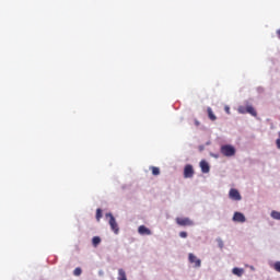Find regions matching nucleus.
<instances>
[{
	"mask_svg": "<svg viewBox=\"0 0 280 280\" xmlns=\"http://www.w3.org/2000/svg\"><path fill=\"white\" fill-rule=\"evenodd\" d=\"M238 113L241 115H252V117H257V110H255V107H253V105L247 104V105H241L237 108Z\"/></svg>",
	"mask_w": 280,
	"mask_h": 280,
	"instance_id": "obj_1",
	"label": "nucleus"
},
{
	"mask_svg": "<svg viewBox=\"0 0 280 280\" xmlns=\"http://www.w3.org/2000/svg\"><path fill=\"white\" fill-rule=\"evenodd\" d=\"M221 154H223V156H235V147H233L231 144L222 145Z\"/></svg>",
	"mask_w": 280,
	"mask_h": 280,
	"instance_id": "obj_2",
	"label": "nucleus"
},
{
	"mask_svg": "<svg viewBox=\"0 0 280 280\" xmlns=\"http://www.w3.org/2000/svg\"><path fill=\"white\" fill-rule=\"evenodd\" d=\"M105 215L106 218H109V226L115 235L119 234V225L117 224V221L115 220L113 213H106Z\"/></svg>",
	"mask_w": 280,
	"mask_h": 280,
	"instance_id": "obj_3",
	"label": "nucleus"
},
{
	"mask_svg": "<svg viewBox=\"0 0 280 280\" xmlns=\"http://www.w3.org/2000/svg\"><path fill=\"white\" fill-rule=\"evenodd\" d=\"M176 224L178 226H194V221L189 218H176Z\"/></svg>",
	"mask_w": 280,
	"mask_h": 280,
	"instance_id": "obj_4",
	"label": "nucleus"
},
{
	"mask_svg": "<svg viewBox=\"0 0 280 280\" xmlns=\"http://www.w3.org/2000/svg\"><path fill=\"white\" fill-rule=\"evenodd\" d=\"M188 261L190 264H195V268H200V266H202V260H200V258L196 257L194 254L188 255Z\"/></svg>",
	"mask_w": 280,
	"mask_h": 280,
	"instance_id": "obj_5",
	"label": "nucleus"
},
{
	"mask_svg": "<svg viewBox=\"0 0 280 280\" xmlns=\"http://www.w3.org/2000/svg\"><path fill=\"white\" fill-rule=\"evenodd\" d=\"M184 178H194V166L187 164L184 168Z\"/></svg>",
	"mask_w": 280,
	"mask_h": 280,
	"instance_id": "obj_6",
	"label": "nucleus"
},
{
	"mask_svg": "<svg viewBox=\"0 0 280 280\" xmlns=\"http://www.w3.org/2000/svg\"><path fill=\"white\" fill-rule=\"evenodd\" d=\"M229 196L231 200H242V195H240V191L235 188L230 189Z\"/></svg>",
	"mask_w": 280,
	"mask_h": 280,
	"instance_id": "obj_7",
	"label": "nucleus"
},
{
	"mask_svg": "<svg viewBox=\"0 0 280 280\" xmlns=\"http://www.w3.org/2000/svg\"><path fill=\"white\" fill-rule=\"evenodd\" d=\"M234 222H246V217H244V213L242 212H235L233 215Z\"/></svg>",
	"mask_w": 280,
	"mask_h": 280,
	"instance_id": "obj_8",
	"label": "nucleus"
},
{
	"mask_svg": "<svg viewBox=\"0 0 280 280\" xmlns=\"http://www.w3.org/2000/svg\"><path fill=\"white\" fill-rule=\"evenodd\" d=\"M200 168H201L202 174H209V172H210L209 163L205 160H202L200 162Z\"/></svg>",
	"mask_w": 280,
	"mask_h": 280,
	"instance_id": "obj_9",
	"label": "nucleus"
},
{
	"mask_svg": "<svg viewBox=\"0 0 280 280\" xmlns=\"http://www.w3.org/2000/svg\"><path fill=\"white\" fill-rule=\"evenodd\" d=\"M138 233L140 235H152V231H150V229H148L145 225H140L138 228Z\"/></svg>",
	"mask_w": 280,
	"mask_h": 280,
	"instance_id": "obj_10",
	"label": "nucleus"
},
{
	"mask_svg": "<svg viewBox=\"0 0 280 280\" xmlns=\"http://www.w3.org/2000/svg\"><path fill=\"white\" fill-rule=\"evenodd\" d=\"M207 113L210 121H215V119H218L215 114H213V109H211V107L207 108Z\"/></svg>",
	"mask_w": 280,
	"mask_h": 280,
	"instance_id": "obj_11",
	"label": "nucleus"
},
{
	"mask_svg": "<svg viewBox=\"0 0 280 280\" xmlns=\"http://www.w3.org/2000/svg\"><path fill=\"white\" fill-rule=\"evenodd\" d=\"M92 244H93L94 248H97V246H100V244H102V238H100V236H94L92 238Z\"/></svg>",
	"mask_w": 280,
	"mask_h": 280,
	"instance_id": "obj_12",
	"label": "nucleus"
},
{
	"mask_svg": "<svg viewBox=\"0 0 280 280\" xmlns=\"http://www.w3.org/2000/svg\"><path fill=\"white\" fill-rule=\"evenodd\" d=\"M118 280H128L126 277V271L124 269H118Z\"/></svg>",
	"mask_w": 280,
	"mask_h": 280,
	"instance_id": "obj_13",
	"label": "nucleus"
},
{
	"mask_svg": "<svg viewBox=\"0 0 280 280\" xmlns=\"http://www.w3.org/2000/svg\"><path fill=\"white\" fill-rule=\"evenodd\" d=\"M233 275H236V277H242V275H244V269H240L237 267H235L233 270H232Z\"/></svg>",
	"mask_w": 280,
	"mask_h": 280,
	"instance_id": "obj_14",
	"label": "nucleus"
},
{
	"mask_svg": "<svg viewBox=\"0 0 280 280\" xmlns=\"http://www.w3.org/2000/svg\"><path fill=\"white\" fill-rule=\"evenodd\" d=\"M151 172L153 176H159V174H161V170L156 166H151Z\"/></svg>",
	"mask_w": 280,
	"mask_h": 280,
	"instance_id": "obj_15",
	"label": "nucleus"
},
{
	"mask_svg": "<svg viewBox=\"0 0 280 280\" xmlns=\"http://www.w3.org/2000/svg\"><path fill=\"white\" fill-rule=\"evenodd\" d=\"M271 218L273 220H280V212L276 210L271 211Z\"/></svg>",
	"mask_w": 280,
	"mask_h": 280,
	"instance_id": "obj_16",
	"label": "nucleus"
},
{
	"mask_svg": "<svg viewBox=\"0 0 280 280\" xmlns=\"http://www.w3.org/2000/svg\"><path fill=\"white\" fill-rule=\"evenodd\" d=\"M73 275H74V277H80V275H82V268L77 267V268L73 270Z\"/></svg>",
	"mask_w": 280,
	"mask_h": 280,
	"instance_id": "obj_17",
	"label": "nucleus"
},
{
	"mask_svg": "<svg viewBox=\"0 0 280 280\" xmlns=\"http://www.w3.org/2000/svg\"><path fill=\"white\" fill-rule=\"evenodd\" d=\"M96 220H97V222H100L102 220V209H100V208L96 210Z\"/></svg>",
	"mask_w": 280,
	"mask_h": 280,
	"instance_id": "obj_18",
	"label": "nucleus"
},
{
	"mask_svg": "<svg viewBox=\"0 0 280 280\" xmlns=\"http://www.w3.org/2000/svg\"><path fill=\"white\" fill-rule=\"evenodd\" d=\"M273 270H276V272H280V261H276L273 264Z\"/></svg>",
	"mask_w": 280,
	"mask_h": 280,
	"instance_id": "obj_19",
	"label": "nucleus"
},
{
	"mask_svg": "<svg viewBox=\"0 0 280 280\" xmlns=\"http://www.w3.org/2000/svg\"><path fill=\"white\" fill-rule=\"evenodd\" d=\"M224 110H225V113H228V115H231V108L229 106H225Z\"/></svg>",
	"mask_w": 280,
	"mask_h": 280,
	"instance_id": "obj_20",
	"label": "nucleus"
},
{
	"mask_svg": "<svg viewBox=\"0 0 280 280\" xmlns=\"http://www.w3.org/2000/svg\"><path fill=\"white\" fill-rule=\"evenodd\" d=\"M179 237H183V238L187 237V232H180Z\"/></svg>",
	"mask_w": 280,
	"mask_h": 280,
	"instance_id": "obj_21",
	"label": "nucleus"
},
{
	"mask_svg": "<svg viewBox=\"0 0 280 280\" xmlns=\"http://www.w3.org/2000/svg\"><path fill=\"white\" fill-rule=\"evenodd\" d=\"M218 242H219L220 248H224V243L222 242V240H219Z\"/></svg>",
	"mask_w": 280,
	"mask_h": 280,
	"instance_id": "obj_22",
	"label": "nucleus"
},
{
	"mask_svg": "<svg viewBox=\"0 0 280 280\" xmlns=\"http://www.w3.org/2000/svg\"><path fill=\"white\" fill-rule=\"evenodd\" d=\"M276 145H277L278 150H280V139L276 140Z\"/></svg>",
	"mask_w": 280,
	"mask_h": 280,
	"instance_id": "obj_23",
	"label": "nucleus"
},
{
	"mask_svg": "<svg viewBox=\"0 0 280 280\" xmlns=\"http://www.w3.org/2000/svg\"><path fill=\"white\" fill-rule=\"evenodd\" d=\"M277 36L280 39V30L277 31Z\"/></svg>",
	"mask_w": 280,
	"mask_h": 280,
	"instance_id": "obj_24",
	"label": "nucleus"
}]
</instances>
